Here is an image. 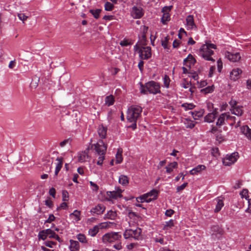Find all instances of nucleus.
<instances>
[{"mask_svg":"<svg viewBox=\"0 0 251 251\" xmlns=\"http://www.w3.org/2000/svg\"><path fill=\"white\" fill-rule=\"evenodd\" d=\"M70 142V139H65L60 143V146L61 147H64L66 144L69 143Z\"/></svg>","mask_w":251,"mask_h":251,"instance_id":"60","label":"nucleus"},{"mask_svg":"<svg viewBox=\"0 0 251 251\" xmlns=\"http://www.w3.org/2000/svg\"><path fill=\"white\" fill-rule=\"evenodd\" d=\"M170 79L168 75H165L163 77V84L165 87L168 88L169 87Z\"/></svg>","mask_w":251,"mask_h":251,"instance_id":"38","label":"nucleus"},{"mask_svg":"<svg viewBox=\"0 0 251 251\" xmlns=\"http://www.w3.org/2000/svg\"><path fill=\"white\" fill-rule=\"evenodd\" d=\"M115 99L112 95L107 96L105 99V104L108 106L112 105L114 104Z\"/></svg>","mask_w":251,"mask_h":251,"instance_id":"32","label":"nucleus"},{"mask_svg":"<svg viewBox=\"0 0 251 251\" xmlns=\"http://www.w3.org/2000/svg\"><path fill=\"white\" fill-rule=\"evenodd\" d=\"M54 232L50 229H47L46 230H43L39 232L38 237L39 239H41L45 240L47 237L50 238H52Z\"/></svg>","mask_w":251,"mask_h":251,"instance_id":"9","label":"nucleus"},{"mask_svg":"<svg viewBox=\"0 0 251 251\" xmlns=\"http://www.w3.org/2000/svg\"><path fill=\"white\" fill-rule=\"evenodd\" d=\"M114 8V5L110 2L107 1L104 4V9L106 11H112Z\"/></svg>","mask_w":251,"mask_h":251,"instance_id":"42","label":"nucleus"},{"mask_svg":"<svg viewBox=\"0 0 251 251\" xmlns=\"http://www.w3.org/2000/svg\"><path fill=\"white\" fill-rule=\"evenodd\" d=\"M45 204L50 208H51L53 206L52 201L50 199L45 201Z\"/></svg>","mask_w":251,"mask_h":251,"instance_id":"61","label":"nucleus"},{"mask_svg":"<svg viewBox=\"0 0 251 251\" xmlns=\"http://www.w3.org/2000/svg\"><path fill=\"white\" fill-rule=\"evenodd\" d=\"M80 215V212L78 211L77 210H75L73 213L70 214V216H74L76 218V221H79L80 220L79 217Z\"/></svg>","mask_w":251,"mask_h":251,"instance_id":"49","label":"nucleus"},{"mask_svg":"<svg viewBox=\"0 0 251 251\" xmlns=\"http://www.w3.org/2000/svg\"><path fill=\"white\" fill-rule=\"evenodd\" d=\"M231 113L236 116H240L243 114L242 107L237 106L231 109Z\"/></svg>","mask_w":251,"mask_h":251,"instance_id":"29","label":"nucleus"},{"mask_svg":"<svg viewBox=\"0 0 251 251\" xmlns=\"http://www.w3.org/2000/svg\"><path fill=\"white\" fill-rule=\"evenodd\" d=\"M248 193V191L247 189H243L240 192V195L242 198H246Z\"/></svg>","mask_w":251,"mask_h":251,"instance_id":"57","label":"nucleus"},{"mask_svg":"<svg viewBox=\"0 0 251 251\" xmlns=\"http://www.w3.org/2000/svg\"><path fill=\"white\" fill-rule=\"evenodd\" d=\"M122 236L117 232H110L104 234L101 237V240L104 244H112L120 240Z\"/></svg>","mask_w":251,"mask_h":251,"instance_id":"4","label":"nucleus"},{"mask_svg":"<svg viewBox=\"0 0 251 251\" xmlns=\"http://www.w3.org/2000/svg\"><path fill=\"white\" fill-rule=\"evenodd\" d=\"M56 161H57L55 170L54 172V175L57 176L58 175V173L60 171L63 165V158H57L56 159Z\"/></svg>","mask_w":251,"mask_h":251,"instance_id":"27","label":"nucleus"},{"mask_svg":"<svg viewBox=\"0 0 251 251\" xmlns=\"http://www.w3.org/2000/svg\"><path fill=\"white\" fill-rule=\"evenodd\" d=\"M122 190L118 188L117 191L107 192V196L111 199H117L122 197Z\"/></svg>","mask_w":251,"mask_h":251,"instance_id":"14","label":"nucleus"},{"mask_svg":"<svg viewBox=\"0 0 251 251\" xmlns=\"http://www.w3.org/2000/svg\"><path fill=\"white\" fill-rule=\"evenodd\" d=\"M139 53L141 59L148 60L151 56V48L150 47H142Z\"/></svg>","mask_w":251,"mask_h":251,"instance_id":"7","label":"nucleus"},{"mask_svg":"<svg viewBox=\"0 0 251 251\" xmlns=\"http://www.w3.org/2000/svg\"><path fill=\"white\" fill-rule=\"evenodd\" d=\"M218 113V109L215 108L212 112H210L204 117V122L207 123L213 122L216 118Z\"/></svg>","mask_w":251,"mask_h":251,"instance_id":"12","label":"nucleus"},{"mask_svg":"<svg viewBox=\"0 0 251 251\" xmlns=\"http://www.w3.org/2000/svg\"><path fill=\"white\" fill-rule=\"evenodd\" d=\"M92 149L95 151L97 155L104 157L107 150V145L102 140H100L96 144L92 145Z\"/></svg>","mask_w":251,"mask_h":251,"instance_id":"5","label":"nucleus"},{"mask_svg":"<svg viewBox=\"0 0 251 251\" xmlns=\"http://www.w3.org/2000/svg\"><path fill=\"white\" fill-rule=\"evenodd\" d=\"M15 60L11 61L8 65V67L10 69H13L16 66Z\"/></svg>","mask_w":251,"mask_h":251,"instance_id":"64","label":"nucleus"},{"mask_svg":"<svg viewBox=\"0 0 251 251\" xmlns=\"http://www.w3.org/2000/svg\"><path fill=\"white\" fill-rule=\"evenodd\" d=\"M190 113L195 120H198L200 118L203 116L204 113V110L201 109L199 111H195Z\"/></svg>","mask_w":251,"mask_h":251,"instance_id":"23","label":"nucleus"},{"mask_svg":"<svg viewBox=\"0 0 251 251\" xmlns=\"http://www.w3.org/2000/svg\"><path fill=\"white\" fill-rule=\"evenodd\" d=\"M211 154L213 157H218L220 155L219 150L218 148H212L211 150Z\"/></svg>","mask_w":251,"mask_h":251,"instance_id":"47","label":"nucleus"},{"mask_svg":"<svg viewBox=\"0 0 251 251\" xmlns=\"http://www.w3.org/2000/svg\"><path fill=\"white\" fill-rule=\"evenodd\" d=\"M131 14L135 19L141 18L144 14L142 8L141 7L133 6L131 11Z\"/></svg>","mask_w":251,"mask_h":251,"instance_id":"10","label":"nucleus"},{"mask_svg":"<svg viewBox=\"0 0 251 251\" xmlns=\"http://www.w3.org/2000/svg\"><path fill=\"white\" fill-rule=\"evenodd\" d=\"M228 113H224L221 114L218 118L216 122V126H222L226 124V122H228Z\"/></svg>","mask_w":251,"mask_h":251,"instance_id":"13","label":"nucleus"},{"mask_svg":"<svg viewBox=\"0 0 251 251\" xmlns=\"http://www.w3.org/2000/svg\"><path fill=\"white\" fill-rule=\"evenodd\" d=\"M158 193V191L155 189H153L150 192L139 197L138 199L140 200V201L141 202H143L144 201L149 202L152 200L156 199Z\"/></svg>","mask_w":251,"mask_h":251,"instance_id":"6","label":"nucleus"},{"mask_svg":"<svg viewBox=\"0 0 251 251\" xmlns=\"http://www.w3.org/2000/svg\"><path fill=\"white\" fill-rule=\"evenodd\" d=\"M139 43H140V45L142 46H144L147 45V38L145 33L142 34L140 41Z\"/></svg>","mask_w":251,"mask_h":251,"instance_id":"46","label":"nucleus"},{"mask_svg":"<svg viewBox=\"0 0 251 251\" xmlns=\"http://www.w3.org/2000/svg\"><path fill=\"white\" fill-rule=\"evenodd\" d=\"M210 132L215 135L217 136V138H218V134L221 132V130H219L218 128L216 126H212L211 129L210 130Z\"/></svg>","mask_w":251,"mask_h":251,"instance_id":"48","label":"nucleus"},{"mask_svg":"<svg viewBox=\"0 0 251 251\" xmlns=\"http://www.w3.org/2000/svg\"><path fill=\"white\" fill-rule=\"evenodd\" d=\"M77 239L80 242L83 244H86L88 242V240H87L85 235L83 234H78L77 235Z\"/></svg>","mask_w":251,"mask_h":251,"instance_id":"36","label":"nucleus"},{"mask_svg":"<svg viewBox=\"0 0 251 251\" xmlns=\"http://www.w3.org/2000/svg\"><path fill=\"white\" fill-rule=\"evenodd\" d=\"M67 207V204L66 202H62L59 206V207H58L57 208V209L58 210H60V209H66V208Z\"/></svg>","mask_w":251,"mask_h":251,"instance_id":"63","label":"nucleus"},{"mask_svg":"<svg viewBox=\"0 0 251 251\" xmlns=\"http://www.w3.org/2000/svg\"><path fill=\"white\" fill-rule=\"evenodd\" d=\"M131 228L126 229L124 233V236L125 239L132 238V233L131 232Z\"/></svg>","mask_w":251,"mask_h":251,"instance_id":"43","label":"nucleus"},{"mask_svg":"<svg viewBox=\"0 0 251 251\" xmlns=\"http://www.w3.org/2000/svg\"><path fill=\"white\" fill-rule=\"evenodd\" d=\"M205 168L206 167L204 165H199L192 169L190 171V173L192 175H197L198 173H201V171L205 170Z\"/></svg>","mask_w":251,"mask_h":251,"instance_id":"19","label":"nucleus"},{"mask_svg":"<svg viewBox=\"0 0 251 251\" xmlns=\"http://www.w3.org/2000/svg\"><path fill=\"white\" fill-rule=\"evenodd\" d=\"M105 207L102 204H99L91 210V212L97 215L103 213Z\"/></svg>","mask_w":251,"mask_h":251,"instance_id":"16","label":"nucleus"},{"mask_svg":"<svg viewBox=\"0 0 251 251\" xmlns=\"http://www.w3.org/2000/svg\"><path fill=\"white\" fill-rule=\"evenodd\" d=\"M169 36H167L166 37H165L164 40L161 41V45L165 49H169V47L168 46V43L169 42Z\"/></svg>","mask_w":251,"mask_h":251,"instance_id":"41","label":"nucleus"},{"mask_svg":"<svg viewBox=\"0 0 251 251\" xmlns=\"http://www.w3.org/2000/svg\"><path fill=\"white\" fill-rule=\"evenodd\" d=\"M216 201H217V203L216 205V208L214 210V211H215V212H218L221 210L222 208L223 207L224 202H223V200H220V199H217V200H216Z\"/></svg>","mask_w":251,"mask_h":251,"instance_id":"33","label":"nucleus"},{"mask_svg":"<svg viewBox=\"0 0 251 251\" xmlns=\"http://www.w3.org/2000/svg\"><path fill=\"white\" fill-rule=\"evenodd\" d=\"M103 224L101 223L99 225L94 226L93 227L89 229L88 231V234L92 237H94L96 235L99 231L100 226H101Z\"/></svg>","mask_w":251,"mask_h":251,"instance_id":"24","label":"nucleus"},{"mask_svg":"<svg viewBox=\"0 0 251 251\" xmlns=\"http://www.w3.org/2000/svg\"><path fill=\"white\" fill-rule=\"evenodd\" d=\"M228 122L227 124L231 126H233L235 123L236 118L234 116L230 115L229 113H228Z\"/></svg>","mask_w":251,"mask_h":251,"instance_id":"39","label":"nucleus"},{"mask_svg":"<svg viewBox=\"0 0 251 251\" xmlns=\"http://www.w3.org/2000/svg\"><path fill=\"white\" fill-rule=\"evenodd\" d=\"M242 73V71L239 69H233L230 74L231 79L236 80L238 79L239 75Z\"/></svg>","mask_w":251,"mask_h":251,"instance_id":"22","label":"nucleus"},{"mask_svg":"<svg viewBox=\"0 0 251 251\" xmlns=\"http://www.w3.org/2000/svg\"><path fill=\"white\" fill-rule=\"evenodd\" d=\"M174 213V211L172 209H168L166 211L165 215L168 217H171Z\"/></svg>","mask_w":251,"mask_h":251,"instance_id":"58","label":"nucleus"},{"mask_svg":"<svg viewBox=\"0 0 251 251\" xmlns=\"http://www.w3.org/2000/svg\"><path fill=\"white\" fill-rule=\"evenodd\" d=\"M214 91V86H209L205 88H203L201 90V92L204 94H207L208 93H212Z\"/></svg>","mask_w":251,"mask_h":251,"instance_id":"37","label":"nucleus"},{"mask_svg":"<svg viewBox=\"0 0 251 251\" xmlns=\"http://www.w3.org/2000/svg\"><path fill=\"white\" fill-rule=\"evenodd\" d=\"M187 184H188V183L185 182V183H184L183 184H182V185H181L180 186H178L176 188L177 191L179 192V191L183 190L186 187V186L187 185Z\"/></svg>","mask_w":251,"mask_h":251,"instance_id":"56","label":"nucleus"},{"mask_svg":"<svg viewBox=\"0 0 251 251\" xmlns=\"http://www.w3.org/2000/svg\"><path fill=\"white\" fill-rule=\"evenodd\" d=\"M116 213L115 211L110 210L105 215V218L106 219L113 220L116 217Z\"/></svg>","mask_w":251,"mask_h":251,"instance_id":"35","label":"nucleus"},{"mask_svg":"<svg viewBox=\"0 0 251 251\" xmlns=\"http://www.w3.org/2000/svg\"><path fill=\"white\" fill-rule=\"evenodd\" d=\"M55 220V217L53 214L50 215L48 219L46 220V223H50Z\"/></svg>","mask_w":251,"mask_h":251,"instance_id":"59","label":"nucleus"},{"mask_svg":"<svg viewBox=\"0 0 251 251\" xmlns=\"http://www.w3.org/2000/svg\"><path fill=\"white\" fill-rule=\"evenodd\" d=\"M177 166V163L176 162H173L170 163L166 167V172L170 174L172 172L174 168H176Z\"/></svg>","mask_w":251,"mask_h":251,"instance_id":"30","label":"nucleus"},{"mask_svg":"<svg viewBox=\"0 0 251 251\" xmlns=\"http://www.w3.org/2000/svg\"><path fill=\"white\" fill-rule=\"evenodd\" d=\"M102 10L101 9H96L95 10L94 9H90L89 10V12L92 14V15L93 16V17L96 19H98L100 17V13H101Z\"/></svg>","mask_w":251,"mask_h":251,"instance_id":"31","label":"nucleus"},{"mask_svg":"<svg viewBox=\"0 0 251 251\" xmlns=\"http://www.w3.org/2000/svg\"><path fill=\"white\" fill-rule=\"evenodd\" d=\"M17 16L19 19L21 20L23 23L27 19L28 16H26L24 13H18Z\"/></svg>","mask_w":251,"mask_h":251,"instance_id":"45","label":"nucleus"},{"mask_svg":"<svg viewBox=\"0 0 251 251\" xmlns=\"http://www.w3.org/2000/svg\"><path fill=\"white\" fill-rule=\"evenodd\" d=\"M211 231L213 232V234L219 233L221 234L222 232V229L219 226H213L211 228Z\"/></svg>","mask_w":251,"mask_h":251,"instance_id":"40","label":"nucleus"},{"mask_svg":"<svg viewBox=\"0 0 251 251\" xmlns=\"http://www.w3.org/2000/svg\"><path fill=\"white\" fill-rule=\"evenodd\" d=\"M172 6H165L163 8L162 12H163L161 18V22L165 25L166 23L170 20V15L169 12L171 10Z\"/></svg>","mask_w":251,"mask_h":251,"instance_id":"8","label":"nucleus"},{"mask_svg":"<svg viewBox=\"0 0 251 251\" xmlns=\"http://www.w3.org/2000/svg\"><path fill=\"white\" fill-rule=\"evenodd\" d=\"M119 182L123 186H126L129 183V178L125 175H121L119 178Z\"/></svg>","mask_w":251,"mask_h":251,"instance_id":"28","label":"nucleus"},{"mask_svg":"<svg viewBox=\"0 0 251 251\" xmlns=\"http://www.w3.org/2000/svg\"><path fill=\"white\" fill-rule=\"evenodd\" d=\"M225 56L229 60L233 62L238 61L241 58L240 54L238 52L233 53L226 52L225 53Z\"/></svg>","mask_w":251,"mask_h":251,"instance_id":"11","label":"nucleus"},{"mask_svg":"<svg viewBox=\"0 0 251 251\" xmlns=\"http://www.w3.org/2000/svg\"><path fill=\"white\" fill-rule=\"evenodd\" d=\"M242 185V181L239 180H237L235 182L233 187L234 189H239V188H241Z\"/></svg>","mask_w":251,"mask_h":251,"instance_id":"53","label":"nucleus"},{"mask_svg":"<svg viewBox=\"0 0 251 251\" xmlns=\"http://www.w3.org/2000/svg\"><path fill=\"white\" fill-rule=\"evenodd\" d=\"M69 200V194L67 191H62V200L64 201H68Z\"/></svg>","mask_w":251,"mask_h":251,"instance_id":"50","label":"nucleus"},{"mask_svg":"<svg viewBox=\"0 0 251 251\" xmlns=\"http://www.w3.org/2000/svg\"><path fill=\"white\" fill-rule=\"evenodd\" d=\"M144 62L143 60H140L138 63V67L140 71H142L144 68Z\"/></svg>","mask_w":251,"mask_h":251,"instance_id":"62","label":"nucleus"},{"mask_svg":"<svg viewBox=\"0 0 251 251\" xmlns=\"http://www.w3.org/2000/svg\"><path fill=\"white\" fill-rule=\"evenodd\" d=\"M70 245L69 248L71 251H78L80 248L79 243L73 240H70Z\"/></svg>","mask_w":251,"mask_h":251,"instance_id":"18","label":"nucleus"},{"mask_svg":"<svg viewBox=\"0 0 251 251\" xmlns=\"http://www.w3.org/2000/svg\"><path fill=\"white\" fill-rule=\"evenodd\" d=\"M132 44V43L128 42V40L125 39L121 41L120 43V45L122 47H126L128 45H131Z\"/></svg>","mask_w":251,"mask_h":251,"instance_id":"51","label":"nucleus"},{"mask_svg":"<svg viewBox=\"0 0 251 251\" xmlns=\"http://www.w3.org/2000/svg\"><path fill=\"white\" fill-rule=\"evenodd\" d=\"M107 127L103 126H100L98 128V132L100 137L101 139L105 138L107 134Z\"/></svg>","mask_w":251,"mask_h":251,"instance_id":"21","label":"nucleus"},{"mask_svg":"<svg viewBox=\"0 0 251 251\" xmlns=\"http://www.w3.org/2000/svg\"><path fill=\"white\" fill-rule=\"evenodd\" d=\"M186 25L188 29H195L197 28V26L194 23V17L193 15H189L187 17L186 19Z\"/></svg>","mask_w":251,"mask_h":251,"instance_id":"15","label":"nucleus"},{"mask_svg":"<svg viewBox=\"0 0 251 251\" xmlns=\"http://www.w3.org/2000/svg\"><path fill=\"white\" fill-rule=\"evenodd\" d=\"M141 93L144 94H150L155 95L161 93L160 86L159 83L154 81H150L145 85L141 84Z\"/></svg>","mask_w":251,"mask_h":251,"instance_id":"2","label":"nucleus"},{"mask_svg":"<svg viewBox=\"0 0 251 251\" xmlns=\"http://www.w3.org/2000/svg\"><path fill=\"white\" fill-rule=\"evenodd\" d=\"M46 246L49 248H53L54 245H55L56 243L53 241H46L44 243Z\"/></svg>","mask_w":251,"mask_h":251,"instance_id":"52","label":"nucleus"},{"mask_svg":"<svg viewBox=\"0 0 251 251\" xmlns=\"http://www.w3.org/2000/svg\"><path fill=\"white\" fill-rule=\"evenodd\" d=\"M142 108L141 106L136 105H133L130 106L127 112V120L128 122L132 123L129 127L132 128L133 130L137 127V121L141 117Z\"/></svg>","mask_w":251,"mask_h":251,"instance_id":"1","label":"nucleus"},{"mask_svg":"<svg viewBox=\"0 0 251 251\" xmlns=\"http://www.w3.org/2000/svg\"><path fill=\"white\" fill-rule=\"evenodd\" d=\"M174 226V221L173 220H170L168 222H166L164 225L163 229L168 230L170 228H172Z\"/></svg>","mask_w":251,"mask_h":251,"instance_id":"34","label":"nucleus"},{"mask_svg":"<svg viewBox=\"0 0 251 251\" xmlns=\"http://www.w3.org/2000/svg\"><path fill=\"white\" fill-rule=\"evenodd\" d=\"M132 238L139 240L141 237L142 230L140 228L136 227L135 229H131Z\"/></svg>","mask_w":251,"mask_h":251,"instance_id":"26","label":"nucleus"},{"mask_svg":"<svg viewBox=\"0 0 251 251\" xmlns=\"http://www.w3.org/2000/svg\"><path fill=\"white\" fill-rule=\"evenodd\" d=\"M196 62V59L193 55L189 54L187 57L183 60V64L184 65L190 67V66L191 65H194Z\"/></svg>","mask_w":251,"mask_h":251,"instance_id":"17","label":"nucleus"},{"mask_svg":"<svg viewBox=\"0 0 251 251\" xmlns=\"http://www.w3.org/2000/svg\"><path fill=\"white\" fill-rule=\"evenodd\" d=\"M241 131L249 139H251V129L248 126H242Z\"/></svg>","mask_w":251,"mask_h":251,"instance_id":"20","label":"nucleus"},{"mask_svg":"<svg viewBox=\"0 0 251 251\" xmlns=\"http://www.w3.org/2000/svg\"><path fill=\"white\" fill-rule=\"evenodd\" d=\"M182 107H184L185 110L193 109L195 105L193 103H185L182 104Z\"/></svg>","mask_w":251,"mask_h":251,"instance_id":"44","label":"nucleus"},{"mask_svg":"<svg viewBox=\"0 0 251 251\" xmlns=\"http://www.w3.org/2000/svg\"><path fill=\"white\" fill-rule=\"evenodd\" d=\"M216 48V45L211 43L203 45L200 50V54L206 60L214 61L211 56L214 53L212 49H215Z\"/></svg>","mask_w":251,"mask_h":251,"instance_id":"3","label":"nucleus"},{"mask_svg":"<svg viewBox=\"0 0 251 251\" xmlns=\"http://www.w3.org/2000/svg\"><path fill=\"white\" fill-rule=\"evenodd\" d=\"M237 161V158H222V162L225 166H230Z\"/></svg>","mask_w":251,"mask_h":251,"instance_id":"25","label":"nucleus"},{"mask_svg":"<svg viewBox=\"0 0 251 251\" xmlns=\"http://www.w3.org/2000/svg\"><path fill=\"white\" fill-rule=\"evenodd\" d=\"M208 110L210 112L213 111V104L211 102H207L206 103Z\"/></svg>","mask_w":251,"mask_h":251,"instance_id":"55","label":"nucleus"},{"mask_svg":"<svg viewBox=\"0 0 251 251\" xmlns=\"http://www.w3.org/2000/svg\"><path fill=\"white\" fill-rule=\"evenodd\" d=\"M217 68L219 72H221L223 68V63L221 59L217 61Z\"/></svg>","mask_w":251,"mask_h":251,"instance_id":"54","label":"nucleus"}]
</instances>
